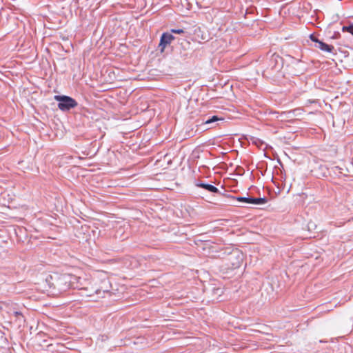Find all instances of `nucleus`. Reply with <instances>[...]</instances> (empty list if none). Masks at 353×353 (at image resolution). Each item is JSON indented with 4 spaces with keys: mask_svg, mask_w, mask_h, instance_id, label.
<instances>
[{
    "mask_svg": "<svg viewBox=\"0 0 353 353\" xmlns=\"http://www.w3.org/2000/svg\"><path fill=\"white\" fill-rule=\"evenodd\" d=\"M77 278L79 279V285H80L82 287V288H80L78 289L80 290L84 291L85 288H86L87 286H85V285L83 283L82 279L80 277L77 276Z\"/></svg>",
    "mask_w": 353,
    "mask_h": 353,
    "instance_id": "nucleus-13",
    "label": "nucleus"
},
{
    "mask_svg": "<svg viewBox=\"0 0 353 353\" xmlns=\"http://www.w3.org/2000/svg\"><path fill=\"white\" fill-rule=\"evenodd\" d=\"M109 293L108 290H101L93 286L85 288L84 291H82L81 296L89 298L90 301H97L99 299L104 297V295Z\"/></svg>",
    "mask_w": 353,
    "mask_h": 353,
    "instance_id": "nucleus-4",
    "label": "nucleus"
},
{
    "mask_svg": "<svg viewBox=\"0 0 353 353\" xmlns=\"http://www.w3.org/2000/svg\"><path fill=\"white\" fill-rule=\"evenodd\" d=\"M196 185L197 187L202 188L210 192H213V193L219 192L217 188H216L215 186L210 185V184H207V183H196Z\"/></svg>",
    "mask_w": 353,
    "mask_h": 353,
    "instance_id": "nucleus-8",
    "label": "nucleus"
},
{
    "mask_svg": "<svg viewBox=\"0 0 353 353\" xmlns=\"http://www.w3.org/2000/svg\"><path fill=\"white\" fill-rule=\"evenodd\" d=\"M310 38L312 41L315 43V44H317V42L320 41L312 34L310 35Z\"/></svg>",
    "mask_w": 353,
    "mask_h": 353,
    "instance_id": "nucleus-14",
    "label": "nucleus"
},
{
    "mask_svg": "<svg viewBox=\"0 0 353 353\" xmlns=\"http://www.w3.org/2000/svg\"><path fill=\"white\" fill-rule=\"evenodd\" d=\"M212 128V126H209L208 128H207L206 129H209V128Z\"/></svg>",
    "mask_w": 353,
    "mask_h": 353,
    "instance_id": "nucleus-16",
    "label": "nucleus"
},
{
    "mask_svg": "<svg viewBox=\"0 0 353 353\" xmlns=\"http://www.w3.org/2000/svg\"><path fill=\"white\" fill-rule=\"evenodd\" d=\"M184 32L183 29H171L170 33H175V34H182Z\"/></svg>",
    "mask_w": 353,
    "mask_h": 353,
    "instance_id": "nucleus-12",
    "label": "nucleus"
},
{
    "mask_svg": "<svg viewBox=\"0 0 353 353\" xmlns=\"http://www.w3.org/2000/svg\"><path fill=\"white\" fill-rule=\"evenodd\" d=\"M236 201L243 203L245 204H254V205H263L267 203V199L263 198H253V197H234Z\"/></svg>",
    "mask_w": 353,
    "mask_h": 353,
    "instance_id": "nucleus-5",
    "label": "nucleus"
},
{
    "mask_svg": "<svg viewBox=\"0 0 353 353\" xmlns=\"http://www.w3.org/2000/svg\"><path fill=\"white\" fill-rule=\"evenodd\" d=\"M342 30L343 32H348L353 35V26H343Z\"/></svg>",
    "mask_w": 353,
    "mask_h": 353,
    "instance_id": "nucleus-11",
    "label": "nucleus"
},
{
    "mask_svg": "<svg viewBox=\"0 0 353 353\" xmlns=\"http://www.w3.org/2000/svg\"><path fill=\"white\" fill-rule=\"evenodd\" d=\"M243 255L239 250H234L230 252L226 259L225 263L228 269H236L240 267L243 262Z\"/></svg>",
    "mask_w": 353,
    "mask_h": 353,
    "instance_id": "nucleus-2",
    "label": "nucleus"
},
{
    "mask_svg": "<svg viewBox=\"0 0 353 353\" xmlns=\"http://www.w3.org/2000/svg\"><path fill=\"white\" fill-rule=\"evenodd\" d=\"M223 119V118H220L218 116L214 115L211 118H209V119H206L205 121H204L203 122V124L210 125L214 122H216L218 121H221Z\"/></svg>",
    "mask_w": 353,
    "mask_h": 353,
    "instance_id": "nucleus-10",
    "label": "nucleus"
},
{
    "mask_svg": "<svg viewBox=\"0 0 353 353\" xmlns=\"http://www.w3.org/2000/svg\"><path fill=\"white\" fill-rule=\"evenodd\" d=\"M303 110L301 108H296L291 111H289L287 114L288 117H301L303 114Z\"/></svg>",
    "mask_w": 353,
    "mask_h": 353,
    "instance_id": "nucleus-9",
    "label": "nucleus"
},
{
    "mask_svg": "<svg viewBox=\"0 0 353 353\" xmlns=\"http://www.w3.org/2000/svg\"><path fill=\"white\" fill-rule=\"evenodd\" d=\"M14 313L16 316L21 315V314L20 312H14Z\"/></svg>",
    "mask_w": 353,
    "mask_h": 353,
    "instance_id": "nucleus-15",
    "label": "nucleus"
},
{
    "mask_svg": "<svg viewBox=\"0 0 353 353\" xmlns=\"http://www.w3.org/2000/svg\"><path fill=\"white\" fill-rule=\"evenodd\" d=\"M314 46L317 48L321 49L322 51L327 52H332L334 48L333 46L328 45L321 41L317 42V44H315Z\"/></svg>",
    "mask_w": 353,
    "mask_h": 353,
    "instance_id": "nucleus-7",
    "label": "nucleus"
},
{
    "mask_svg": "<svg viewBox=\"0 0 353 353\" xmlns=\"http://www.w3.org/2000/svg\"><path fill=\"white\" fill-rule=\"evenodd\" d=\"M176 38L170 32L163 33L160 39V43L159 45V48L160 51L163 52L165 48V47L170 44L171 42L174 40Z\"/></svg>",
    "mask_w": 353,
    "mask_h": 353,
    "instance_id": "nucleus-6",
    "label": "nucleus"
},
{
    "mask_svg": "<svg viewBox=\"0 0 353 353\" xmlns=\"http://www.w3.org/2000/svg\"><path fill=\"white\" fill-rule=\"evenodd\" d=\"M54 100L59 101L58 108L63 112L70 110L77 106V102L70 97L65 95H55Z\"/></svg>",
    "mask_w": 353,
    "mask_h": 353,
    "instance_id": "nucleus-3",
    "label": "nucleus"
},
{
    "mask_svg": "<svg viewBox=\"0 0 353 353\" xmlns=\"http://www.w3.org/2000/svg\"><path fill=\"white\" fill-rule=\"evenodd\" d=\"M46 281L49 283V286L58 293L65 292L70 288H82L79 285V279L72 274L49 275L46 278Z\"/></svg>",
    "mask_w": 353,
    "mask_h": 353,
    "instance_id": "nucleus-1",
    "label": "nucleus"
}]
</instances>
